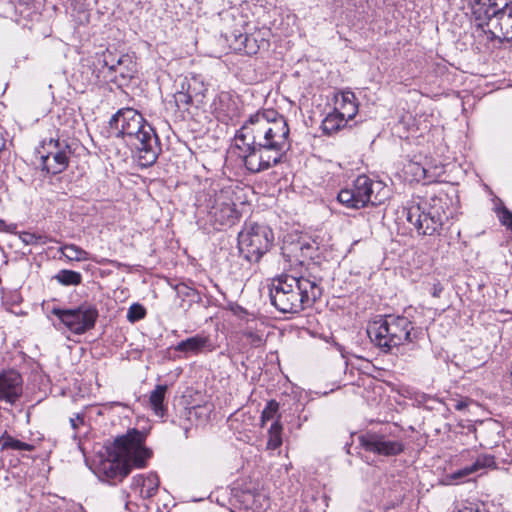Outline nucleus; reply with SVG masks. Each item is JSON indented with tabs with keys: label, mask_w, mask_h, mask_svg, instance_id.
<instances>
[{
	"label": "nucleus",
	"mask_w": 512,
	"mask_h": 512,
	"mask_svg": "<svg viewBox=\"0 0 512 512\" xmlns=\"http://www.w3.org/2000/svg\"><path fill=\"white\" fill-rule=\"evenodd\" d=\"M0 446H1L2 450H7V449L18 450V451L34 450V446L32 444L22 442L6 433L0 437Z\"/></svg>",
	"instance_id": "bb28decb"
},
{
	"label": "nucleus",
	"mask_w": 512,
	"mask_h": 512,
	"mask_svg": "<svg viewBox=\"0 0 512 512\" xmlns=\"http://www.w3.org/2000/svg\"><path fill=\"white\" fill-rule=\"evenodd\" d=\"M168 390L167 385H157L154 390L150 392L149 403L154 414L163 417L166 412L164 399Z\"/></svg>",
	"instance_id": "4be33fe9"
},
{
	"label": "nucleus",
	"mask_w": 512,
	"mask_h": 512,
	"mask_svg": "<svg viewBox=\"0 0 512 512\" xmlns=\"http://www.w3.org/2000/svg\"><path fill=\"white\" fill-rule=\"evenodd\" d=\"M130 505H131V503L127 501V502L125 503V507H126V509H128V510H132V509H131V507H130Z\"/></svg>",
	"instance_id": "49530a36"
},
{
	"label": "nucleus",
	"mask_w": 512,
	"mask_h": 512,
	"mask_svg": "<svg viewBox=\"0 0 512 512\" xmlns=\"http://www.w3.org/2000/svg\"><path fill=\"white\" fill-rule=\"evenodd\" d=\"M61 254L70 261L89 260V253L75 244H65L60 248Z\"/></svg>",
	"instance_id": "a878e982"
},
{
	"label": "nucleus",
	"mask_w": 512,
	"mask_h": 512,
	"mask_svg": "<svg viewBox=\"0 0 512 512\" xmlns=\"http://www.w3.org/2000/svg\"><path fill=\"white\" fill-rule=\"evenodd\" d=\"M194 100L186 89L181 88L174 94L175 105L183 111H188Z\"/></svg>",
	"instance_id": "473e14b6"
},
{
	"label": "nucleus",
	"mask_w": 512,
	"mask_h": 512,
	"mask_svg": "<svg viewBox=\"0 0 512 512\" xmlns=\"http://www.w3.org/2000/svg\"><path fill=\"white\" fill-rule=\"evenodd\" d=\"M146 316V309L138 303L132 304L127 312V320L131 323H135Z\"/></svg>",
	"instance_id": "72a5a7b5"
},
{
	"label": "nucleus",
	"mask_w": 512,
	"mask_h": 512,
	"mask_svg": "<svg viewBox=\"0 0 512 512\" xmlns=\"http://www.w3.org/2000/svg\"><path fill=\"white\" fill-rule=\"evenodd\" d=\"M359 443L365 451L386 457L399 455L404 450L401 441L390 440L385 435L375 432L359 436Z\"/></svg>",
	"instance_id": "2eb2a0df"
},
{
	"label": "nucleus",
	"mask_w": 512,
	"mask_h": 512,
	"mask_svg": "<svg viewBox=\"0 0 512 512\" xmlns=\"http://www.w3.org/2000/svg\"><path fill=\"white\" fill-rule=\"evenodd\" d=\"M174 351L183 354L185 358L204 353L213 352L216 347L209 335L198 333L192 337L180 341L173 347Z\"/></svg>",
	"instance_id": "a211bd4d"
},
{
	"label": "nucleus",
	"mask_w": 512,
	"mask_h": 512,
	"mask_svg": "<svg viewBox=\"0 0 512 512\" xmlns=\"http://www.w3.org/2000/svg\"><path fill=\"white\" fill-rule=\"evenodd\" d=\"M274 242L272 229L256 222H246L238 233L240 255L251 263H257L271 249Z\"/></svg>",
	"instance_id": "0eeeda50"
},
{
	"label": "nucleus",
	"mask_w": 512,
	"mask_h": 512,
	"mask_svg": "<svg viewBox=\"0 0 512 512\" xmlns=\"http://www.w3.org/2000/svg\"><path fill=\"white\" fill-rule=\"evenodd\" d=\"M235 146L240 150L245 168L251 173H259L280 163L290 145L287 141L249 146L236 143Z\"/></svg>",
	"instance_id": "6e6552de"
},
{
	"label": "nucleus",
	"mask_w": 512,
	"mask_h": 512,
	"mask_svg": "<svg viewBox=\"0 0 512 512\" xmlns=\"http://www.w3.org/2000/svg\"><path fill=\"white\" fill-rule=\"evenodd\" d=\"M235 146L240 150L245 168L251 173H259L280 163L290 145L287 141L249 146L236 143Z\"/></svg>",
	"instance_id": "1a4fd4ad"
},
{
	"label": "nucleus",
	"mask_w": 512,
	"mask_h": 512,
	"mask_svg": "<svg viewBox=\"0 0 512 512\" xmlns=\"http://www.w3.org/2000/svg\"><path fill=\"white\" fill-rule=\"evenodd\" d=\"M23 394V378L21 374L8 369L0 372V402L15 405Z\"/></svg>",
	"instance_id": "f3484780"
},
{
	"label": "nucleus",
	"mask_w": 512,
	"mask_h": 512,
	"mask_svg": "<svg viewBox=\"0 0 512 512\" xmlns=\"http://www.w3.org/2000/svg\"><path fill=\"white\" fill-rule=\"evenodd\" d=\"M486 19L472 15L477 28L485 33H490L491 38L502 41H512V0H506L504 6L493 5V9H487Z\"/></svg>",
	"instance_id": "9b49d317"
},
{
	"label": "nucleus",
	"mask_w": 512,
	"mask_h": 512,
	"mask_svg": "<svg viewBox=\"0 0 512 512\" xmlns=\"http://www.w3.org/2000/svg\"><path fill=\"white\" fill-rule=\"evenodd\" d=\"M459 512H480L478 509H475L472 506H465L459 510Z\"/></svg>",
	"instance_id": "37998d69"
},
{
	"label": "nucleus",
	"mask_w": 512,
	"mask_h": 512,
	"mask_svg": "<svg viewBox=\"0 0 512 512\" xmlns=\"http://www.w3.org/2000/svg\"><path fill=\"white\" fill-rule=\"evenodd\" d=\"M182 89H186L190 95L195 99L200 101L204 97V93L206 88L202 81H200L196 76L191 78H185L182 82Z\"/></svg>",
	"instance_id": "393cba45"
},
{
	"label": "nucleus",
	"mask_w": 512,
	"mask_h": 512,
	"mask_svg": "<svg viewBox=\"0 0 512 512\" xmlns=\"http://www.w3.org/2000/svg\"><path fill=\"white\" fill-rule=\"evenodd\" d=\"M282 424L275 420L268 430L267 449L275 450L282 445Z\"/></svg>",
	"instance_id": "cd10ccee"
},
{
	"label": "nucleus",
	"mask_w": 512,
	"mask_h": 512,
	"mask_svg": "<svg viewBox=\"0 0 512 512\" xmlns=\"http://www.w3.org/2000/svg\"><path fill=\"white\" fill-rule=\"evenodd\" d=\"M159 484L160 481L156 473L138 474L132 479L131 489L139 492L141 498L148 499L157 493Z\"/></svg>",
	"instance_id": "6ab92c4d"
},
{
	"label": "nucleus",
	"mask_w": 512,
	"mask_h": 512,
	"mask_svg": "<svg viewBox=\"0 0 512 512\" xmlns=\"http://www.w3.org/2000/svg\"><path fill=\"white\" fill-rule=\"evenodd\" d=\"M175 291L179 297L191 298L192 300H194L195 298H199L198 291L195 288L190 287L188 284L183 282L178 283L175 286Z\"/></svg>",
	"instance_id": "c9c22d12"
},
{
	"label": "nucleus",
	"mask_w": 512,
	"mask_h": 512,
	"mask_svg": "<svg viewBox=\"0 0 512 512\" xmlns=\"http://www.w3.org/2000/svg\"><path fill=\"white\" fill-rule=\"evenodd\" d=\"M471 8L472 15H478L480 19H486L487 9H493L496 0H466Z\"/></svg>",
	"instance_id": "c85d7f7f"
},
{
	"label": "nucleus",
	"mask_w": 512,
	"mask_h": 512,
	"mask_svg": "<svg viewBox=\"0 0 512 512\" xmlns=\"http://www.w3.org/2000/svg\"><path fill=\"white\" fill-rule=\"evenodd\" d=\"M347 121L353 119L358 112V102L354 92L343 90L335 95V108Z\"/></svg>",
	"instance_id": "aec40b11"
},
{
	"label": "nucleus",
	"mask_w": 512,
	"mask_h": 512,
	"mask_svg": "<svg viewBox=\"0 0 512 512\" xmlns=\"http://www.w3.org/2000/svg\"><path fill=\"white\" fill-rule=\"evenodd\" d=\"M55 279L62 285H79L82 281V275L79 272L73 270L63 269L60 270L56 275Z\"/></svg>",
	"instance_id": "7c9ffc66"
},
{
	"label": "nucleus",
	"mask_w": 512,
	"mask_h": 512,
	"mask_svg": "<svg viewBox=\"0 0 512 512\" xmlns=\"http://www.w3.org/2000/svg\"><path fill=\"white\" fill-rule=\"evenodd\" d=\"M405 172L411 174L413 180L417 182L423 181L429 183L432 181V177L428 175V171L417 162H409L405 166Z\"/></svg>",
	"instance_id": "c756f323"
},
{
	"label": "nucleus",
	"mask_w": 512,
	"mask_h": 512,
	"mask_svg": "<svg viewBox=\"0 0 512 512\" xmlns=\"http://www.w3.org/2000/svg\"><path fill=\"white\" fill-rule=\"evenodd\" d=\"M261 342H262V339L258 336H255V338L253 339L254 344H260Z\"/></svg>",
	"instance_id": "a18cd8bd"
},
{
	"label": "nucleus",
	"mask_w": 512,
	"mask_h": 512,
	"mask_svg": "<svg viewBox=\"0 0 512 512\" xmlns=\"http://www.w3.org/2000/svg\"><path fill=\"white\" fill-rule=\"evenodd\" d=\"M447 199L441 196H431L412 203L407 208V221L412 224L420 235L439 233L447 219Z\"/></svg>",
	"instance_id": "423d86ee"
},
{
	"label": "nucleus",
	"mask_w": 512,
	"mask_h": 512,
	"mask_svg": "<svg viewBox=\"0 0 512 512\" xmlns=\"http://www.w3.org/2000/svg\"><path fill=\"white\" fill-rule=\"evenodd\" d=\"M494 465H495V459L493 456L482 455V456H479L471 466H472L474 472H476L482 468L491 467Z\"/></svg>",
	"instance_id": "4c0bfd02"
},
{
	"label": "nucleus",
	"mask_w": 512,
	"mask_h": 512,
	"mask_svg": "<svg viewBox=\"0 0 512 512\" xmlns=\"http://www.w3.org/2000/svg\"><path fill=\"white\" fill-rule=\"evenodd\" d=\"M368 188L371 190L368 193L372 206L383 204L390 196V189L382 181H374L368 177Z\"/></svg>",
	"instance_id": "412c9836"
},
{
	"label": "nucleus",
	"mask_w": 512,
	"mask_h": 512,
	"mask_svg": "<svg viewBox=\"0 0 512 512\" xmlns=\"http://www.w3.org/2000/svg\"><path fill=\"white\" fill-rule=\"evenodd\" d=\"M71 426L74 430H76L79 426V424L83 423V418L78 414L76 418L70 419Z\"/></svg>",
	"instance_id": "ea45409f"
},
{
	"label": "nucleus",
	"mask_w": 512,
	"mask_h": 512,
	"mask_svg": "<svg viewBox=\"0 0 512 512\" xmlns=\"http://www.w3.org/2000/svg\"><path fill=\"white\" fill-rule=\"evenodd\" d=\"M235 206L231 188L208 192L200 204L214 226L234 225L239 219V213Z\"/></svg>",
	"instance_id": "9d476101"
},
{
	"label": "nucleus",
	"mask_w": 512,
	"mask_h": 512,
	"mask_svg": "<svg viewBox=\"0 0 512 512\" xmlns=\"http://www.w3.org/2000/svg\"><path fill=\"white\" fill-rule=\"evenodd\" d=\"M103 68L107 70L105 77L120 84L126 83L137 73V63L135 57L130 54L117 56L110 50H106L102 55Z\"/></svg>",
	"instance_id": "ddd939ff"
},
{
	"label": "nucleus",
	"mask_w": 512,
	"mask_h": 512,
	"mask_svg": "<svg viewBox=\"0 0 512 512\" xmlns=\"http://www.w3.org/2000/svg\"><path fill=\"white\" fill-rule=\"evenodd\" d=\"M42 148L45 153L40 156L41 164L47 173L59 174L68 167L70 150L66 143L51 138L49 141L43 142Z\"/></svg>",
	"instance_id": "4468645a"
},
{
	"label": "nucleus",
	"mask_w": 512,
	"mask_h": 512,
	"mask_svg": "<svg viewBox=\"0 0 512 512\" xmlns=\"http://www.w3.org/2000/svg\"><path fill=\"white\" fill-rule=\"evenodd\" d=\"M467 402L465 401H459L455 404V409L458 411H462L467 407Z\"/></svg>",
	"instance_id": "a19ab883"
},
{
	"label": "nucleus",
	"mask_w": 512,
	"mask_h": 512,
	"mask_svg": "<svg viewBox=\"0 0 512 512\" xmlns=\"http://www.w3.org/2000/svg\"><path fill=\"white\" fill-rule=\"evenodd\" d=\"M145 435L137 429L115 439V454L108 450L107 458L101 459L96 467V475L101 481L116 484L121 482L132 467L143 468L152 452L144 446Z\"/></svg>",
	"instance_id": "f03ea898"
},
{
	"label": "nucleus",
	"mask_w": 512,
	"mask_h": 512,
	"mask_svg": "<svg viewBox=\"0 0 512 512\" xmlns=\"http://www.w3.org/2000/svg\"><path fill=\"white\" fill-rule=\"evenodd\" d=\"M5 146V140L3 137L0 136V151L4 148Z\"/></svg>",
	"instance_id": "c03bdc74"
},
{
	"label": "nucleus",
	"mask_w": 512,
	"mask_h": 512,
	"mask_svg": "<svg viewBox=\"0 0 512 512\" xmlns=\"http://www.w3.org/2000/svg\"><path fill=\"white\" fill-rule=\"evenodd\" d=\"M442 292V287L440 284L434 285L433 293L432 295L434 297H439L440 293Z\"/></svg>",
	"instance_id": "79ce46f5"
},
{
	"label": "nucleus",
	"mask_w": 512,
	"mask_h": 512,
	"mask_svg": "<svg viewBox=\"0 0 512 512\" xmlns=\"http://www.w3.org/2000/svg\"><path fill=\"white\" fill-rule=\"evenodd\" d=\"M236 41L240 42L246 54L254 55L261 48L268 47L269 43L265 38L257 39L254 35L239 34L236 36Z\"/></svg>",
	"instance_id": "5701e85b"
},
{
	"label": "nucleus",
	"mask_w": 512,
	"mask_h": 512,
	"mask_svg": "<svg viewBox=\"0 0 512 512\" xmlns=\"http://www.w3.org/2000/svg\"><path fill=\"white\" fill-rule=\"evenodd\" d=\"M109 133L111 137L123 139L131 150L137 151L141 167H150L157 161L161 152L158 136L142 114L133 108L120 109L111 117Z\"/></svg>",
	"instance_id": "f257e3e1"
},
{
	"label": "nucleus",
	"mask_w": 512,
	"mask_h": 512,
	"mask_svg": "<svg viewBox=\"0 0 512 512\" xmlns=\"http://www.w3.org/2000/svg\"><path fill=\"white\" fill-rule=\"evenodd\" d=\"M20 239L25 245H36V244H46L47 237L42 234H36L32 232H23L20 234Z\"/></svg>",
	"instance_id": "f704fd0d"
},
{
	"label": "nucleus",
	"mask_w": 512,
	"mask_h": 512,
	"mask_svg": "<svg viewBox=\"0 0 512 512\" xmlns=\"http://www.w3.org/2000/svg\"><path fill=\"white\" fill-rule=\"evenodd\" d=\"M280 417L279 403L274 399L269 400L261 413V426H264L267 421L274 418L280 421Z\"/></svg>",
	"instance_id": "2f4dec72"
},
{
	"label": "nucleus",
	"mask_w": 512,
	"mask_h": 512,
	"mask_svg": "<svg viewBox=\"0 0 512 512\" xmlns=\"http://www.w3.org/2000/svg\"><path fill=\"white\" fill-rule=\"evenodd\" d=\"M368 176H358L350 188L340 190L337 196L339 203L349 209H361L370 204Z\"/></svg>",
	"instance_id": "dca6fc26"
},
{
	"label": "nucleus",
	"mask_w": 512,
	"mask_h": 512,
	"mask_svg": "<svg viewBox=\"0 0 512 512\" xmlns=\"http://www.w3.org/2000/svg\"><path fill=\"white\" fill-rule=\"evenodd\" d=\"M289 126L284 116L274 109L257 111L237 130L235 144L245 146L287 142Z\"/></svg>",
	"instance_id": "20e7f679"
},
{
	"label": "nucleus",
	"mask_w": 512,
	"mask_h": 512,
	"mask_svg": "<svg viewBox=\"0 0 512 512\" xmlns=\"http://www.w3.org/2000/svg\"><path fill=\"white\" fill-rule=\"evenodd\" d=\"M348 121L335 109L322 121V130L325 134L331 135L347 125Z\"/></svg>",
	"instance_id": "b1692460"
},
{
	"label": "nucleus",
	"mask_w": 512,
	"mask_h": 512,
	"mask_svg": "<svg viewBox=\"0 0 512 512\" xmlns=\"http://www.w3.org/2000/svg\"><path fill=\"white\" fill-rule=\"evenodd\" d=\"M322 295L316 277L288 274L274 278L269 289L271 304L281 313H299L311 307Z\"/></svg>",
	"instance_id": "7ed1b4c3"
},
{
	"label": "nucleus",
	"mask_w": 512,
	"mask_h": 512,
	"mask_svg": "<svg viewBox=\"0 0 512 512\" xmlns=\"http://www.w3.org/2000/svg\"><path fill=\"white\" fill-rule=\"evenodd\" d=\"M472 473H474V470H473L472 466L470 465V466L464 467L462 469H459L455 472L448 474L446 476V479L449 483H458V482L462 481L464 478H466L467 476L471 475Z\"/></svg>",
	"instance_id": "e433bc0d"
},
{
	"label": "nucleus",
	"mask_w": 512,
	"mask_h": 512,
	"mask_svg": "<svg viewBox=\"0 0 512 512\" xmlns=\"http://www.w3.org/2000/svg\"><path fill=\"white\" fill-rule=\"evenodd\" d=\"M498 217L500 223L512 231V212L506 207H503L499 212Z\"/></svg>",
	"instance_id": "58836bf2"
},
{
	"label": "nucleus",
	"mask_w": 512,
	"mask_h": 512,
	"mask_svg": "<svg viewBox=\"0 0 512 512\" xmlns=\"http://www.w3.org/2000/svg\"><path fill=\"white\" fill-rule=\"evenodd\" d=\"M5 225V222L3 220H0V229Z\"/></svg>",
	"instance_id": "de8ad7c7"
},
{
	"label": "nucleus",
	"mask_w": 512,
	"mask_h": 512,
	"mask_svg": "<svg viewBox=\"0 0 512 512\" xmlns=\"http://www.w3.org/2000/svg\"><path fill=\"white\" fill-rule=\"evenodd\" d=\"M51 313L72 333L82 335L94 328L99 316L94 305L84 303L77 308H53Z\"/></svg>",
	"instance_id": "f8f14e48"
},
{
	"label": "nucleus",
	"mask_w": 512,
	"mask_h": 512,
	"mask_svg": "<svg viewBox=\"0 0 512 512\" xmlns=\"http://www.w3.org/2000/svg\"><path fill=\"white\" fill-rule=\"evenodd\" d=\"M367 334L375 346L390 352L404 343H416L425 336V331L414 326L407 317L387 315L372 322Z\"/></svg>",
	"instance_id": "39448f33"
}]
</instances>
